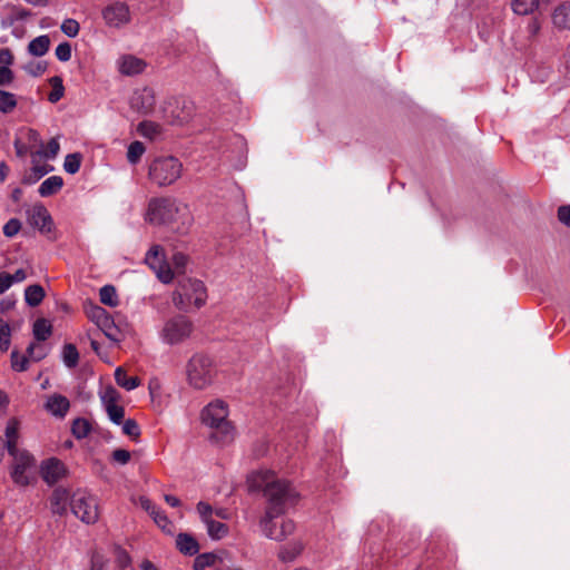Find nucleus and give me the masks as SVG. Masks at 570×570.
<instances>
[{"label":"nucleus","instance_id":"obj_17","mask_svg":"<svg viewBox=\"0 0 570 570\" xmlns=\"http://www.w3.org/2000/svg\"><path fill=\"white\" fill-rule=\"evenodd\" d=\"M70 493L67 489L58 487L50 497V510L53 514L63 515L67 513L68 505L71 502Z\"/></svg>","mask_w":570,"mask_h":570},{"label":"nucleus","instance_id":"obj_9","mask_svg":"<svg viewBox=\"0 0 570 570\" xmlns=\"http://www.w3.org/2000/svg\"><path fill=\"white\" fill-rule=\"evenodd\" d=\"M70 508L72 513L87 524L95 523L98 520V502L97 498L78 491L72 494Z\"/></svg>","mask_w":570,"mask_h":570},{"label":"nucleus","instance_id":"obj_20","mask_svg":"<svg viewBox=\"0 0 570 570\" xmlns=\"http://www.w3.org/2000/svg\"><path fill=\"white\" fill-rule=\"evenodd\" d=\"M176 546L185 556H195L199 551L197 540L188 533H179L176 538Z\"/></svg>","mask_w":570,"mask_h":570},{"label":"nucleus","instance_id":"obj_46","mask_svg":"<svg viewBox=\"0 0 570 570\" xmlns=\"http://www.w3.org/2000/svg\"><path fill=\"white\" fill-rule=\"evenodd\" d=\"M171 262H173V266H174L171 268L174 272V275L176 273L180 274V273L185 272V268L188 264V256L181 252H176L173 254Z\"/></svg>","mask_w":570,"mask_h":570},{"label":"nucleus","instance_id":"obj_19","mask_svg":"<svg viewBox=\"0 0 570 570\" xmlns=\"http://www.w3.org/2000/svg\"><path fill=\"white\" fill-rule=\"evenodd\" d=\"M29 223L41 232H50L52 219L46 207L35 206L29 214Z\"/></svg>","mask_w":570,"mask_h":570},{"label":"nucleus","instance_id":"obj_35","mask_svg":"<svg viewBox=\"0 0 570 570\" xmlns=\"http://www.w3.org/2000/svg\"><path fill=\"white\" fill-rule=\"evenodd\" d=\"M16 95L0 89V112L9 114L17 107Z\"/></svg>","mask_w":570,"mask_h":570},{"label":"nucleus","instance_id":"obj_54","mask_svg":"<svg viewBox=\"0 0 570 570\" xmlns=\"http://www.w3.org/2000/svg\"><path fill=\"white\" fill-rule=\"evenodd\" d=\"M90 316L97 323V325L100 323H104V324L108 323V314L102 307L95 306L91 309Z\"/></svg>","mask_w":570,"mask_h":570},{"label":"nucleus","instance_id":"obj_5","mask_svg":"<svg viewBox=\"0 0 570 570\" xmlns=\"http://www.w3.org/2000/svg\"><path fill=\"white\" fill-rule=\"evenodd\" d=\"M213 360L203 354H195L186 365V376L189 386L195 390H205L215 379Z\"/></svg>","mask_w":570,"mask_h":570},{"label":"nucleus","instance_id":"obj_63","mask_svg":"<svg viewBox=\"0 0 570 570\" xmlns=\"http://www.w3.org/2000/svg\"><path fill=\"white\" fill-rule=\"evenodd\" d=\"M27 278V274L24 269L19 268L13 274H11V281L12 283H20L23 282Z\"/></svg>","mask_w":570,"mask_h":570},{"label":"nucleus","instance_id":"obj_40","mask_svg":"<svg viewBox=\"0 0 570 570\" xmlns=\"http://www.w3.org/2000/svg\"><path fill=\"white\" fill-rule=\"evenodd\" d=\"M218 557L215 553L206 552L198 554L194 561V570H205L216 563Z\"/></svg>","mask_w":570,"mask_h":570},{"label":"nucleus","instance_id":"obj_25","mask_svg":"<svg viewBox=\"0 0 570 570\" xmlns=\"http://www.w3.org/2000/svg\"><path fill=\"white\" fill-rule=\"evenodd\" d=\"M137 132L149 140L158 139L163 134V127L154 121H141L137 127Z\"/></svg>","mask_w":570,"mask_h":570},{"label":"nucleus","instance_id":"obj_7","mask_svg":"<svg viewBox=\"0 0 570 570\" xmlns=\"http://www.w3.org/2000/svg\"><path fill=\"white\" fill-rule=\"evenodd\" d=\"M9 453L13 458L11 478L17 485H28L32 478L36 466L35 458L26 450H14Z\"/></svg>","mask_w":570,"mask_h":570},{"label":"nucleus","instance_id":"obj_12","mask_svg":"<svg viewBox=\"0 0 570 570\" xmlns=\"http://www.w3.org/2000/svg\"><path fill=\"white\" fill-rule=\"evenodd\" d=\"M146 264L156 273L159 281L168 284L174 278V272L166 262L164 249L159 245H154L145 257Z\"/></svg>","mask_w":570,"mask_h":570},{"label":"nucleus","instance_id":"obj_37","mask_svg":"<svg viewBox=\"0 0 570 570\" xmlns=\"http://www.w3.org/2000/svg\"><path fill=\"white\" fill-rule=\"evenodd\" d=\"M60 150V144L57 138H52L49 140L47 146L42 145L41 148H39L36 151V155L47 158V159H55Z\"/></svg>","mask_w":570,"mask_h":570},{"label":"nucleus","instance_id":"obj_48","mask_svg":"<svg viewBox=\"0 0 570 570\" xmlns=\"http://www.w3.org/2000/svg\"><path fill=\"white\" fill-rule=\"evenodd\" d=\"M71 45L67 41L61 42L57 46L55 55L59 61L67 62L71 59Z\"/></svg>","mask_w":570,"mask_h":570},{"label":"nucleus","instance_id":"obj_62","mask_svg":"<svg viewBox=\"0 0 570 570\" xmlns=\"http://www.w3.org/2000/svg\"><path fill=\"white\" fill-rule=\"evenodd\" d=\"M28 139L29 141L33 142L35 145H38L40 148L42 147L43 142L39 135V132L35 129H29L28 131Z\"/></svg>","mask_w":570,"mask_h":570},{"label":"nucleus","instance_id":"obj_23","mask_svg":"<svg viewBox=\"0 0 570 570\" xmlns=\"http://www.w3.org/2000/svg\"><path fill=\"white\" fill-rule=\"evenodd\" d=\"M50 48V38L48 35H41L32 39L28 45V52L33 57L45 56Z\"/></svg>","mask_w":570,"mask_h":570},{"label":"nucleus","instance_id":"obj_34","mask_svg":"<svg viewBox=\"0 0 570 570\" xmlns=\"http://www.w3.org/2000/svg\"><path fill=\"white\" fill-rule=\"evenodd\" d=\"M49 82H50L52 89H51L50 94L48 95V100L52 104H56L63 97V94H65V87L62 83V79L58 76H55V77L50 78Z\"/></svg>","mask_w":570,"mask_h":570},{"label":"nucleus","instance_id":"obj_21","mask_svg":"<svg viewBox=\"0 0 570 570\" xmlns=\"http://www.w3.org/2000/svg\"><path fill=\"white\" fill-rule=\"evenodd\" d=\"M552 22L559 29L570 30V2H563L554 9Z\"/></svg>","mask_w":570,"mask_h":570},{"label":"nucleus","instance_id":"obj_50","mask_svg":"<svg viewBox=\"0 0 570 570\" xmlns=\"http://www.w3.org/2000/svg\"><path fill=\"white\" fill-rule=\"evenodd\" d=\"M98 326L104 331L105 335L110 338L111 341H119L118 336H117V328L114 324V321L112 318L108 315V323L104 324V323H100L98 324Z\"/></svg>","mask_w":570,"mask_h":570},{"label":"nucleus","instance_id":"obj_47","mask_svg":"<svg viewBox=\"0 0 570 570\" xmlns=\"http://www.w3.org/2000/svg\"><path fill=\"white\" fill-rule=\"evenodd\" d=\"M109 420L115 424H120L124 421L125 409L121 405L115 404L105 407Z\"/></svg>","mask_w":570,"mask_h":570},{"label":"nucleus","instance_id":"obj_44","mask_svg":"<svg viewBox=\"0 0 570 570\" xmlns=\"http://www.w3.org/2000/svg\"><path fill=\"white\" fill-rule=\"evenodd\" d=\"M29 355H22L18 351L11 353V367L17 372H23L28 368Z\"/></svg>","mask_w":570,"mask_h":570},{"label":"nucleus","instance_id":"obj_58","mask_svg":"<svg viewBox=\"0 0 570 570\" xmlns=\"http://www.w3.org/2000/svg\"><path fill=\"white\" fill-rule=\"evenodd\" d=\"M105 564H106V560L104 559V557L100 553L94 552L91 554L90 570H104Z\"/></svg>","mask_w":570,"mask_h":570},{"label":"nucleus","instance_id":"obj_10","mask_svg":"<svg viewBox=\"0 0 570 570\" xmlns=\"http://www.w3.org/2000/svg\"><path fill=\"white\" fill-rule=\"evenodd\" d=\"M196 510L212 540H220L228 534V527L214 519V508L209 503L199 501L196 505Z\"/></svg>","mask_w":570,"mask_h":570},{"label":"nucleus","instance_id":"obj_42","mask_svg":"<svg viewBox=\"0 0 570 570\" xmlns=\"http://www.w3.org/2000/svg\"><path fill=\"white\" fill-rule=\"evenodd\" d=\"M11 343V328L8 322L0 317V350L6 352Z\"/></svg>","mask_w":570,"mask_h":570},{"label":"nucleus","instance_id":"obj_30","mask_svg":"<svg viewBox=\"0 0 570 570\" xmlns=\"http://www.w3.org/2000/svg\"><path fill=\"white\" fill-rule=\"evenodd\" d=\"M52 169V166L49 165H35L32 166L30 173L23 177V183L27 185L36 184L39 179H41Z\"/></svg>","mask_w":570,"mask_h":570},{"label":"nucleus","instance_id":"obj_61","mask_svg":"<svg viewBox=\"0 0 570 570\" xmlns=\"http://www.w3.org/2000/svg\"><path fill=\"white\" fill-rule=\"evenodd\" d=\"M0 63L2 67H9L13 63V56L8 48H0Z\"/></svg>","mask_w":570,"mask_h":570},{"label":"nucleus","instance_id":"obj_15","mask_svg":"<svg viewBox=\"0 0 570 570\" xmlns=\"http://www.w3.org/2000/svg\"><path fill=\"white\" fill-rule=\"evenodd\" d=\"M155 102L154 90L148 87L136 90L130 99L131 107L141 114H149L154 109Z\"/></svg>","mask_w":570,"mask_h":570},{"label":"nucleus","instance_id":"obj_6","mask_svg":"<svg viewBox=\"0 0 570 570\" xmlns=\"http://www.w3.org/2000/svg\"><path fill=\"white\" fill-rule=\"evenodd\" d=\"M206 287L198 279L181 281L174 294V303L179 309H188L190 306L199 308L206 303Z\"/></svg>","mask_w":570,"mask_h":570},{"label":"nucleus","instance_id":"obj_33","mask_svg":"<svg viewBox=\"0 0 570 570\" xmlns=\"http://www.w3.org/2000/svg\"><path fill=\"white\" fill-rule=\"evenodd\" d=\"M62 361L69 368H73L78 365L79 353L73 344H66L62 350Z\"/></svg>","mask_w":570,"mask_h":570},{"label":"nucleus","instance_id":"obj_13","mask_svg":"<svg viewBox=\"0 0 570 570\" xmlns=\"http://www.w3.org/2000/svg\"><path fill=\"white\" fill-rule=\"evenodd\" d=\"M102 19L110 28H121L130 21L129 7L121 1H115L102 9Z\"/></svg>","mask_w":570,"mask_h":570},{"label":"nucleus","instance_id":"obj_49","mask_svg":"<svg viewBox=\"0 0 570 570\" xmlns=\"http://www.w3.org/2000/svg\"><path fill=\"white\" fill-rule=\"evenodd\" d=\"M27 353L33 361H41L47 355L46 347L40 343H31L27 348Z\"/></svg>","mask_w":570,"mask_h":570},{"label":"nucleus","instance_id":"obj_55","mask_svg":"<svg viewBox=\"0 0 570 570\" xmlns=\"http://www.w3.org/2000/svg\"><path fill=\"white\" fill-rule=\"evenodd\" d=\"M130 452L125 449H116L112 452V459L119 464H126L130 460Z\"/></svg>","mask_w":570,"mask_h":570},{"label":"nucleus","instance_id":"obj_36","mask_svg":"<svg viewBox=\"0 0 570 570\" xmlns=\"http://www.w3.org/2000/svg\"><path fill=\"white\" fill-rule=\"evenodd\" d=\"M90 423L86 419L78 417L73 420L71 425V432L76 439L80 440L86 438L90 433Z\"/></svg>","mask_w":570,"mask_h":570},{"label":"nucleus","instance_id":"obj_8","mask_svg":"<svg viewBox=\"0 0 570 570\" xmlns=\"http://www.w3.org/2000/svg\"><path fill=\"white\" fill-rule=\"evenodd\" d=\"M193 332V323L184 315H176L167 320L160 332L164 343L175 345L187 340Z\"/></svg>","mask_w":570,"mask_h":570},{"label":"nucleus","instance_id":"obj_52","mask_svg":"<svg viewBox=\"0 0 570 570\" xmlns=\"http://www.w3.org/2000/svg\"><path fill=\"white\" fill-rule=\"evenodd\" d=\"M20 228H21V224H20L19 219L11 218L3 226V234L7 237H13L19 233Z\"/></svg>","mask_w":570,"mask_h":570},{"label":"nucleus","instance_id":"obj_24","mask_svg":"<svg viewBox=\"0 0 570 570\" xmlns=\"http://www.w3.org/2000/svg\"><path fill=\"white\" fill-rule=\"evenodd\" d=\"M18 431H19V421L14 417L10 419L6 426V444L9 453H13L12 451L18 450L17 448V441H18Z\"/></svg>","mask_w":570,"mask_h":570},{"label":"nucleus","instance_id":"obj_31","mask_svg":"<svg viewBox=\"0 0 570 570\" xmlns=\"http://www.w3.org/2000/svg\"><path fill=\"white\" fill-rule=\"evenodd\" d=\"M51 324L45 318H39L33 323V336L39 342L46 341L51 335Z\"/></svg>","mask_w":570,"mask_h":570},{"label":"nucleus","instance_id":"obj_51","mask_svg":"<svg viewBox=\"0 0 570 570\" xmlns=\"http://www.w3.org/2000/svg\"><path fill=\"white\" fill-rule=\"evenodd\" d=\"M115 557H116L117 564L121 569L128 567L131 562V558H130L129 553L120 547H117L115 549Z\"/></svg>","mask_w":570,"mask_h":570},{"label":"nucleus","instance_id":"obj_43","mask_svg":"<svg viewBox=\"0 0 570 570\" xmlns=\"http://www.w3.org/2000/svg\"><path fill=\"white\" fill-rule=\"evenodd\" d=\"M119 397H120L119 392L112 386H107L100 393V400L105 407L118 404Z\"/></svg>","mask_w":570,"mask_h":570},{"label":"nucleus","instance_id":"obj_45","mask_svg":"<svg viewBox=\"0 0 570 570\" xmlns=\"http://www.w3.org/2000/svg\"><path fill=\"white\" fill-rule=\"evenodd\" d=\"M60 29L67 37L75 38L79 33L80 26L77 20L67 18L62 21Z\"/></svg>","mask_w":570,"mask_h":570},{"label":"nucleus","instance_id":"obj_60","mask_svg":"<svg viewBox=\"0 0 570 570\" xmlns=\"http://www.w3.org/2000/svg\"><path fill=\"white\" fill-rule=\"evenodd\" d=\"M558 218L562 224L570 226V205L559 207Z\"/></svg>","mask_w":570,"mask_h":570},{"label":"nucleus","instance_id":"obj_14","mask_svg":"<svg viewBox=\"0 0 570 570\" xmlns=\"http://www.w3.org/2000/svg\"><path fill=\"white\" fill-rule=\"evenodd\" d=\"M40 472L43 481L53 485L67 475L66 465L56 458H50L41 463Z\"/></svg>","mask_w":570,"mask_h":570},{"label":"nucleus","instance_id":"obj_57","mask_svg":"<svg viewBox=\"0 0 570 570\" xmlns=\"http://www.w3.org/2000/svg\"><path fill=\"white\" fill-rule=\"evenodd\" d=\"M14 79V75L9 67H0V86H8Z\"/></svg>","mask_w":570,"mask_h":570},{"label":"nucleus","instance_id":"obj_41","mask_svg":"<svg viewBox=\"0 0 570 570\" xmlns=\"http://www.w3.org/2000/svg\"><path fill=\"white\" fill-rule=\"evenodd\" d=\"M81 166V155L79 153L68 154L65 157L63 169L68 174H76Z\"/></svg>","mask_w":570,"mask_h":570},{"label":"nucleus","instance_id":"obj_59","mask_svg":"<svg viewBox=\"0 0 570 570\" xmlns=\"http://www.w3.org/2000/svg\"><path fill=\"white\" fill-rule=\"evenodd\" d=\"M11 274L1 272L0 273V294H3L12 286Z\"/></svg>","mask_w":570,"mask_h":570},{"label":"nucleus","instance_id":"obj_2","mask_svg":"<svg viewBox=\"0 0 570 570\" xmlns=\"http://www.w3.org/2000/svg\"><path fill=\"white\" fill-rule=\"evenodd\" d=\"M147 220L157 225L175 224V230L186 234L193 224V216L187 205L170 198L151 199L148 204Z\"/></svg>","mask_w":570,"mask_h":570},{"label":"nucleus","instance_id":"obj_56","mask_svg":"<svg viewBox=\"0 0 570 570\" xmlns=\"http://www.w3.org/2000/svg\"><path fill=\"white\" fill-rule=\"evenodd\" d=\"M153 519L164 531H170L171 523L163 511H159L155 517H153Z\"/></svg>","mask_w":570,"mask_h":570},{"label":"nucleus","instance_id":"obj_1","mask_svg":"<svg viewBox=\"0 0 570 570\" xmlns=\"http://www.w3.org/2000/svg\"><path fill=\"white\" fill-rule=\"evenodd\" d=\"M249 482L250 488L262 491L268 502L265 515L261 520L264 534L272 540H285L295 530L294 521L284 519L277 528L274 519L296 502L297 492L289 482L277 478L273 471L268 470L253 473Z\"/></svg>","mask_w":570,"mask_h":570},{"label":"nucleus","instance_id":"obj_11","mask_svg":"<svg viewBox=\"0 0 570 570\" xmlns=\"http://www.w3.org/2000/svg\"><path fill=\"white\" fill-rule=\"evenodd\" d=\"M194 114V104L183 98L170 99L164 108V117L173 125L187 122Z\"/></svg>","mask_w":570,"mask_h":570},{"label":"nucleus","instance_id":"obj_27","mask_svg":"<svg viewBox=\"0 0 570 570\" xmlns=\"http://www.w3.org/2000/svg\"><path fill=\"white\" fill-rule=\"evenodd\" d=\"M303 551V544L294 541L281 548L278 558L283 562H293Z\"/></svg>","mask_w":570,"mask_h":570},{"label":"nucleus","instance_id":"obj_16","mask_svg":"<svg viewBox=\"0 0 570 570\" xmlns=\"http://www.w3.org/2000/svg\"><path fill=\"white\" fill-rule=\"evenodd\" d=\"M117 67L121 75L136 76L145 70L146 62L132 55H125L117 60Z\"/></svg>","mask_w":570,"mask_h":570},{"label":"nucleus","instance_id":"obj_3","mask_svg":"<svg viewBox=\"0 0 570 570\" xmlns=\"http://www.w3.org/2000/svg\"><path fill=\"white\" fill-rule=\"evenodd\" d=\"M227 404L220 400L209 403L202 412V421L213 429L212 439L220 444H228L234 440L235 431L227 420Z\"/></svg>","mask_w":570,"mask_h":570},{"label":"nucleus","instance_id":"obj_18","mask_svg":"<svg viewBox=\"0 0 570 570\" xmlns=\"http://www.w3.org/2000/svg\"><path fill=\"white\" fill-rule=\"evenodd\" d=\"M45 409L51 415L62 419L67 415L70 409V402L61 394H52L48 396Z\"/></svg>","mask_w":570,"mask_h":570},{"label":"nucleus","instance_id":"obj_32","mask_svg":"<svg viewBox=\"0 0 570 570\" xmlns=\"http://www.w3.org/2000/svg\"><path fill=\"white\" fill-rule=\"evenodd\" d=\"M235 146L237 148V155L234 160L230 159L232 166L237 170H242L246 166L247 159L244 139L242 137H236Z\"/></svg>","mask_w":570,"mask_h":570},{"label":"nucleus","instance_id":"obj_26","mask_svg":"<svg viewBox=\"0 0 570 570\" xmlns=\"http://www.w3.org/2000/svg\"><path fill=\"white\" fill-rule=\"evenodd\" d=\"M115 381L116 383L125 389L126 391H132L139 386V379L137 376H128L126 371L122 367H117L115 370Z\"/></svg>","mask_w":570,"mask_h":570},{"label":"nucleus","instance_id":"obj_28","mask_svg":"<svg viewBox=\"0 0 570 570\" xmlns=\"http://www.w3.org/2000/svg\"><path fill=\"white\" fill-rule=\"evenodd\" d=\"M43 297L45 291L38 284L30 285L24 291L26 303L31 307L38 306L42 302Z\"/></svg>","mask_w":570,"mask_h":570},{"label":"nucleus","instance_id":"obj_53","mask_svg":"<svg viewBox=\"0 0 570 570\" xmlns=\"http://www.w3.org/2000/svg\"><path fill=\"white\" fill-rule=\"evenodd\" d=\"M122 432L131 438H136L140 434L138 424L131 419L124 422Z\"/></svg>","mask_w":570,"mask_h":570},{"label":"nucleus","instance_id":"obj_38","mask_svg":"<svg viewBox=\"0 0 570 570\" xmlns=\"http://www.w3.org/2000/svg\"><path fill=\"white\" fill-rule=\"evenodd\" d=\"M100 302L110 307L118 305V297L114 286L105 285L99 291Z\"/></svg>","mask_w":570,"mask_h":570},{"label":"nucleus","instance_id":"obj_39","mask_svg":"<svg viewBox=\"0 0 570 570\" xmlns=\"http://www.w3.org/2000/svg\"><path fill=\"white\" fill-rule=\"evenodd\" d=\"M146 151V148L144 146V144L141 141H132L129 146H128V150H127V160L131 164V165H136L139 163L141 156L145 154Z\"/></svg>","mask_w":570,"mask_h":570},{"label":"nucleus","instance_id":"obj_64","mask_svg":"<svg viewBox=\"0 0 570 570\" xmlns=\"http://www.w3.org/2000/svg\"><path fill=\"white\" fill-rule=\"evenodd\" d=\"M214 517L222 520H228L230 518V512L226 508H216L214 509Z\"/></svg>","mask_w":570,"mask_h":570},{"label":"nucleus","instance_id":"obj_29","mask_svg":"<svg viewBox=\"0 0 570 570\" xmlns=\"http://www.w3.org/2000/svg\"><path fill=\"white\" fill-rule=\"evenodd\" d=\"M539 6V0H512L511 8L515 14H531Z\"/></svg>","mask_w":570,"mask_h":570},{"label":"nucleus","instance_id":"obj_22","mask_svg":"<svg viewBox=\"0 0 570 570\" xmlns=\"http://www.w3.org/2000/svg\"><path fill=\"white\" fill-rule=\"evenodd\" d=\"M63 186V179L60 176H50L39 186L38 193L41 197H49L57 194Z\"/></svg>","mask_w":570,"mask_h":570},{"label":"nucleus","instance_id":"obj_4","mask_svg":"<svg viewBox=\"0 0 570 570\" xmlns=\"http://www.w3.org/2000/svg\"><path fill=\"white\" fill-rule=\"evenodd\" d=\"M183 174L181 161L174 156H158L148 167L149 179L159 187L175 184Z\"/></svg>","mask_w":570,"mask_h":570}]
</instances>
